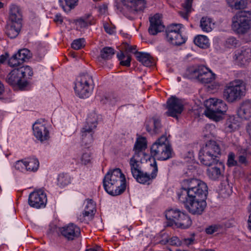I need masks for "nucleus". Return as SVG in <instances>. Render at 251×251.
I'll list each match as a JSON object with an SVG mask.
<instances>
[{
	"label": "nucleus",
	"instance_id": "1",
	"mask_svg": "<svg viewBox=\"0 0 251 251\" xmlns=\"http://www.w3.org/2000/svg\"><path fill=\"white\" fill-rule=\"evenodd\" d=\"M208 188L204 182L196 178L183 180L181 182V191L177 194L179 201L184 203L185 208L193 215H201L206 202Z\"/></svg>",
	"mask_w": 251,
	"mask_h": 251
},
{
	"label": "nucleus",
	"instance_id": "2",
	"mask_svg": "<svg viewBox=\"0 0 251 251\" xmlns=\"http://www.w3.org/2000/svg\"><path fill=\"white\" fill-rule=\"evenodd\" d=\"M102 181L105 190L113 196L123 194L127 185L125 176L119 168L109 170Z\"/></svg>",
	"mask_w": 251,
	"mask_h": 251
},
{
	"label": "nucleus",
	"instance_id": "3",
	"mask_svg": "<svg viewBox=\"0 0 251 251\" xmlns=\"http://www.w3.org/2000/svg\"><path fill=\"white\" fill-rule=\"evenodd\" d=\"M221 155V150L219 145L216 141L210 140L201 149L199 158L202 164L210 167L219 162Z\"/></svg>",
	"mask_w": 251,
	"mask_h": 251
},
{
	"label": "nucleus",
	"instance_id": "4",
	"mask_svg": "<svg viewBox=\"0 0 251 251\" xmlns=\"http://www.w3.org/2000/svg\"><path fill=\"white\" fill-rule=\"evenodd\" d=\"M246 86L242 80L235 79L227 83L223 91V98L228 102L240 100L246 94Z\"/></svg>",
	"mask_w": 251,
	"mask_h": 251
},
{
	"label": "nucleus",
	"instance_id": "5",
	"mask_svg": "<svg viewBox=\"0 0 251 251\" xmlns=\"http://www.w3.org/2000/svg\"><path fill=\"white\" fill-rule=\"evenodd\" d=\"M151 154L160 160L169 159L175 155L171 145L165 135L161 136L152 145Z\"/></svg>",
	"mask_w": 251,
	"mask_h": 251
},
{
	"label": "nucleus",
	"instance_id": "6",
	"mask_svg": "<svg viewBox=\"0 0 251 251\" xmlns=\"http://www.w3.org/2000/svg\"><path fill=\"white\" fill-rule=\"evenodd\" d=\"M231 27L238 34L244 35L251 29V11H241L232 18Z\"/></svg>",
	"mask_w": 251,
	"mask_h": 251
},
{
	"label": "nucleus",
	"instance_id": "7",
	"mask_svg": "<svg viewBox=\"0 0 251 251\" xmlns=\"http://www.w3.org/2000/svg\"><path fill=\"white\" fill-rule=\"evenodd\" d=\"M205 106V115L215 121H220L222 117L219 114H224L227 109V105L223 100L215 98L207 100Z\"/></svg>",
	"mask_w": 251,
	"mask_h": 251
},
{
	"label": "nucleus",
	"instance_id": "8",
	"mask_svg": "<svg viewBox=\"0 0 251 251\" xmlns=\"http://www.w3.org/2000/svg\"><path fill=\"white\" fill-rule=\"evenodd\" d=\"M94 83L92 76L87 73H83L76 79L75 91L81 98H88L92 93Z\"/></svg>",
	"mask_w": 251,
	"mask_h": 251
},
{
	"label": "nucleus",
	"instance_id": "9",
	"mask_svg": "<svg viewBox=\"0 0 251 251\" xmlns=\"http://www.w3.org/2000/svg\"><path fill=\"white\" fill-rule=\"evenodd\" d=\"M97 116L95 113L90 114L85 125L81 130L82 143L88 148L94 141L93 134L94 129L97 127Z\"/></svg>",
	"mask_w": 251,
	"mask_h": 251
},
{
	"label": "nucleus",
	"instance_id": "10",
	"mask_svg": "<svg viewBox=\"0 0 251 251\" xmlns=\"http://www.w3.org/2000/svg\"><path fill=\"white\" fill-rule=\"evenodd\" d=\"M182 27L181 24H172L166 29V38L168 42L174 46H180L184 44L185 38L180 33Z\"/></svg>",
	"mask_w": 251,
	"mask_h": 251
},
{
	"label": "nucleus",
	"instance_id": "11",
	"mask_svg": "<svg viewBox=\"0 0 251 251\" xmlns=\"http://www.w3.org/2000/svg\"><path fill=\"white\" fill-rule=\"evenodd\" d=\"M166 109L167 111L165 114L170 117L178 119L184 110V105L182 101L176 96H172L167 101Z\"/></svg>",
	"mask_w": 251,
	"mask_h": 251
},
{
	"label": "nucleus",
	"instance_id": "12",
	"mask_svg": "<svg viewBox=\"0 0 251 251\" xmlns=\"http://www.w3.org/2000/svg\"><path fill=\"white\" fill-rule=\"evenodd\" d=\"M151 166L152 167V172L151 174L141 170L138 173L132 175L137 182L143 184H150L156 177L158 172L156 162L154 160L153 163L151 164Z\"/></svg>",
	"mask_w": 251,
	"mask_h": 251
},
{
	"label": "nucleus",
	"instance_id": "13",
	"mask_svg": "<svg viewBox=\"0 0 251 251\" xmlns=\"http://www.w3.org/2000/svg\"><path fill=\"white\" fill-rule=\"evenodd\" d=\"M47 201L46 195L41 189L32 192L28 198L29 205L36 208L44 207Z\"/></svg>",
	"mask_w": 251,
	"mask_h": 251
},
{
	"label": "nucleus",
	"instance_id": "14",
	"mask_svg": "<svg viewBox=\"0 0 251 251\" xmlns=\"http://www.w3.org/2000/svg\"><path fill=\"white\" fill-rule=\"evenodd\" d=\"M121 0L124 6L123 9L133 14H135L139 11H143L146 6L145 0Z\"/></svg>",
	"mask_w": 251,
	"mask_h": 251
},
{
	"label": "nucleus",
	"instance_id": "15",
	"mask_svg": "<svg viewBox=\"0 0 251 251\" xmlns=\"http://www.w3.org/2000/svg\"><path fill=\"white\" fill-rule=\"evenodd\" d=\"M6 82L12 86H18L20 89H23L27 85V82L23 79L18 68L13 70L6 78Z\"/></svg>",
	"mask_w": 251,
	"mask_h": 251
},
{
	"label": "nucleus",
	"instance_id": "16",
	"mask_svg": "<svg viewBox=\"0 0 251 251\" xmlns=\"http://www.w3.org/2000/svg\"><path fill=\"white\" fill-rule=\"evenodd\" d=\"M62 236L68 240H72L78 237L80 234V230L79 227L74 224H70L59 229Z\"/></svg>",
	"mask_w": 251,
	"mask_h": 251
},
{
	"label": "nucleus",
	"instance_id": "17",
	"mask_svg": "<svg viewBox=\"0 0 251 251\" xmlns=\"http://www.w3.org/2000/svg\"><path fill=\"white\" fill-rule=\"evenodd\" d=\"M150 25L148 31L150 34L155 35L158 33L163 31L164 25L162 23L160 16L156 14L150 18Z\"/></svg>",
	"mask_w": 251,
	"mask_h": 251
},
{
	"label": "nucleus",
	"instance_id": "18",
	"mask_svg": "<svg viewBox=\"0 0 251 251\" xmlns=\"http://www.w3.org/2000/svg\"><path fill=\"white\" fill-rule=\"evenodd\" d=\"M34 136L41 142L48 140L49 138V131L46 126L39 122H36L33 126Z\"/></svg>",
	"mask_w": 251,
	"mask_h": 251
},
{
	"label": "nucleus",
	"instance_id": "19",
	"mask_svg": "<svg viewBox=\"0 0 251 251\" xmlns=\"http://www.w3.org/2000/svg\"><path fill=\"white\" fill-rule=\"evenodd\" d=\"M22 27V23L7 21L5 33L9 38H15L19 35Z\"/></svg>",
	"mask_w": 251,
	"mask_h": 251
},
{
	"label": "nucleus",
	"instance_id": "20",
	"mask_svg": "<svg viewBox=\"0 0 251 251\" xmlns=\"http://www.w3.org/2000/svg\"><path fill=\"white\" fill-rule=\"evenodd\" d=\"M7 21L20 22L22 23V11L18 5L15 4H11L9 6V16Z\"/></svg>",
	"mask_w": 251,
	"mask_h": 251
},
{
	"label": "nucleus",
	"instance_id": "21",
	"mask_svg": "<svg viewBox=\"0 0 251 251\" xmlns=\"http://www.w3.org/2000/svg\"><path fill=\"white\" fill-rule=\"evenodd\" d=\"M147 130L152 135L157 134L161 132L162 126L160 120L155 118L149 119L146 122Z\"/></svg>",
	"mask_w": 251,
	"mask_h": 251
},
{
	"label": "nucleus",
	"instance_id": "22",
	"mask_svg": "<svg viewBox=\"0 0 251 251\" xmlns=\"http://www.w3.org/2000/svg\"><path fill=\"white\" fill-rule=\"evenodd\" d=\"M251 56V52L249 50H241L235 52L234 58L239 64L245 65L249 63Z\"/></svg>",
	"mask_w": 251,
	"mask_h": 251
},
{
	"label": "nucleus",
	"instance_id": "23",
	"mask_svg": "<svg viewBox=\"0 0 251 251\" xmlns=\"http://www.w3.org/2000/svg\"><path fill=\"white\" fill-rule=\"evenodd\" d=\"M213 167H211L207 169V174L208 177L212 180L218 179L222 175V168L223 167V164L219 162L216 163Z\"/></svg>",
	"mask_w": 251,
	"mask_h": 251
},
{
	"label": "nucleus",
	"instance_id": "24",
	"mask_svg": "<svg viewBox=\"0 0 251 251\" xmlns=\"http://www.w3.org/2000/svg\"><path fill=\"white\" fill-rule=\"evenodd\" d=\"M129 165L131 174H135L142 170V159L140 156L134 154L130 159Z\"/></svg>",
	"mask_w": 251,
	"mask_h": 251
},
{
	"label": "nucleus",
	"instance_id": "25",
	"mask_svg": "<svg viewBox=\"0 0 251 251\" xmlns=\"http://www.w3.org/2000/svg\"><path fill=\"white\" fill-rule=\"evenodd\" d=\"M134 54L136 55L137 60L144 66L149 67L153 65V60L149 54L137 51H136Z\"/></svg>",
	"mask_w": 251,
	"mask_h": 251
},
{
	"label": "nucleus",
	"instance_id": "26",
	"mask_svg": "<svg viewBox=\"0 0 251 251\" xmlns=\"http://www.w3.org/2000/svg\"><path fill=\"white\" fill-rule=\"evenodd\" d=\"M147 148V141L145 137H141L137 139L134 147V154L138 156L143 155V151Z\"/></svg>",
	"mask_w": 251,
	"mask_h": 251
},
{
	"label": "nucleus",
	"instance_id": "27",
	"mask_svg": "<svg viewBox=\"0 0 251 251\" xmlns=\"http://www.w3.org/2000/svg\"><path fill=\"white\" fill-rule=\"evenodd\" d=\"M238 113L242 118H248L251 116V102L247 100L243 102L238 110Z\"/></svg>",
	"mask_w": 251,
	"mask_h": 251
},
{
	"label": "nucleus",
	"instance_id": "28",
	"mask_svg": "<svg viewBox=\"0 0 251 251\" xmlns=\"http://www.w3.org/2000/svg\"><path fill=\"white\" fill-rule=\"evenodd\" d=\"M192 221L189 216L184 213L181 215L180 218L176 222L175 225L178 227L186 229L190 226Z\"/></svg>",
	"mask_w": 251,
	"mask_h": 251
},
{
	"label": "nucleus",
	"instance_id": "29",
	"mask_svg": "<svg viewBox=\"0 0 251 251\" xmlns=\"http://www.w3.org/2000/svg\"><path fill=\"white\" fill-rule=\"evenodd\" d=\"M87 204L83 212V217H93L96 211L95 204L91 199H87Z\"/></svg>",
	"mask_w": 251,
	"mask_h": 251
},
{
	"label": "nucleus",
	"instance_id": "30",
	"mask_svg": "<svg viewBox=\"0 0 251 251\" xmlns=\"http://www.w3.org/2000/svg\"><path fill=\"white\" fill-rule=\"evenodd\" d=\"M183 213L179 210L171 209L166 212L165 216L168 221L175 224Z\"/></svg>",
	"mask_w": 251,
	"mask_h": 251
},
{
	"label": "nucleus",
	"instance_id": "31",
	"mask_svg": "<svg viewBox=\"0 0 251 251\" xmlns=\"http://www.w3.org/2000/svg\"><path fill=\"white\" fill-rule=\"evenodd\" d=\"M194 42L196 45L201 48L206 49L209 46V40L205 35H197L195 38Z\"/></svg>",
	"mask_w": 251,
	"mask_h": 251
},
{
	"label": "nucleus",
	"instance_id": "32",
	"mask_svg": "<svg viewBox=\"0 0 251 251\" xmlns=\"http://www.w3.org/2000/svg\"><path fill=\"white\" fill-rule=\"evenodd\" d=\"M115 54V50L109 47L103 48L100 51V57L104 60H109L112 58Z\"/></svg>",
	"mask_w": 251,
	"mask_h": 251
},
{
	"label": "nucleus",
	"instance_id": "33",
	"mask_svg": "<svg viewBox=\"0 0 251 251\" xmlns=\"http://www.w3.org/2000/svg\"><path fill=\"white\" fill-rule=\"evenodd\" d=\"M229 7L236 10L245 8L247 4L246 0H226Z\"/></svg>",
	"mask_w": 251,
	"mask_h": 251
},
{
	"label": "nucleus",
	"instance_id": "34",
	"mask_svg": "<svg viewBox=\"0 0 251 251\" xmlns=\"http://www.w3.org/2000/svg\"><path fill=\"white\" fill-rule=\"evenodd\" d=\"M59 1L63 10L68 12L77 5L78 0H59Z\"/></svg>",
	"mask_w": 251,
	"mask_h": 251
},
{
	"label": "nucleus",
	"instance_id": "35",
	"mask_svg": "<svg viewBox=\"0 0 251 251\" xmlns=\"http://www.w3.org/2000/svg\"><path fill=\"white\" fill-rule=\"evenodd\" d=\"M193 0H185L182 4L184 11H179V14L185 19H188L189 14L192 11V4Z\"/></svg>",
	"mask_w": 251,
	"mask_h": 251
},
{
	"label": "nucleus",
	"instance_id": "36",
	"mask_svg": "<svg viewBox=\"0 0 251 251\" xmlns=\"http://www.w3.org/2000/svg\"><path fill=\"white\" fill-rule=\"evenodd\" d=\"M117 57L120 61V65L126 67H129L131 62V56L127 54H125L123 51L118 53Z\"/></svg>",
	"mask_w": 251,
	"mask_h": 251
},
{
	"label": "nucleus",
	"instance_id": "37",
	"mask_svg": "<svg viewBox=\"0 0 251 251\" xmlns=\"http://www.w3.org/2000/svg\"><path fill=\"white\" fill-rule=\"evenodd\" d=\"M212 21L211 19L202 17L201 20L200 26L204 32H210L212 30Z\"/></svg>",
	"mask_w": 251,
	"mask_h": 251
},
{
	"label": "nucleus",
	"instance_id": "38",
	"mask_svg": "<svg viewBox=\"0 0 251 251\" xmlns=\"http://www.w3.org/2000/svg\"><path fill=\"white\" fill-rule=\"evenodd\" d=\"M215 77V75L211 71L206 73L201 77L198 79V81L202 84H209L214 81Z\"/></svg>",
	"mask_w": 251,
	"mask_h": 251
},
{
	"label": "nucleus",
	"instance_id": "39",
	"mask_svg": "<svg viewBox=\"0 0 251 251\" xmlns=\"http://www.w3.org/2000/svg\"><path fill=\"white\" fill-rule=\"evenodd\" d=\"M26 170L28 171H36L39 166V162L36 158H30L26 161Z\"/></svg>",
	"mask_w": 251,
	"mask_h": 251
},
{
	"label": "nucleus",
	"instance_id": "40",
	"mask_svg": "<svg viewBox=\"0 0 251 251\" xmlns=\"http://www.w3.org/2000/svg\"><path fill=\"white\" fill-rule=\"evenodd\" d=\"M15 55L18 57L19 60L21 61L22 64L27 60H28L31 57L30 51L26 49L20 50Z\"/></svg>",
	"mask_w": 251,
	"mask_h": 251
},
{
	"label": "nucleus",
	"instance_id": "41",
	"mask_svg": "<svg viewBox=\"0 0 251 251\" xmlns=\"http://www.w3.org/2000/svg\"><path fill=\"white\" fill-rule=\"evenodd\" d=\"M70 181V177L67 174L62 173L58 176L57 184L60 187H64L68 185Z\"/></svg>",
	"mask_w": 251,
	"mask_h": 251
},
{
	"label": "nucleus",
	"instance_id": "42",
	"mask_svg": "<svg viewBox=\"0 0 251 251\" xmlns=\"http://www.w3.org/2000/svg\"><path fill=\"white\" fill-rule=\"evenodd\" d=\"M211 71L209 68L204 65H200L197 66L193 71V74L196 77L199 79L201 75H203L206 73Z\"/></svg>",
	"mask_w": 251,
	"mask_h": 251
},
{
	"label": "nucleus",
	"instance_id": "43",
	"mask_svg": "<svg viewBox=\"0 0 251 251\" xmlns=\"http://www.w3.org/2000/svg\"><path fill=\"white\" fill-rule=\"evenodd\" d=\"M18 69L24 79H25L24 78L26 75H28L29 76H31L33 75L32 70L28 66H23L18 68Z\"/></svg>",
	"mask_w": 251,
	"mask_h": 251
},
{
	"label": "nucleus",
	"instance_id": "44",
	"mask_svg": "<svg viewBox=\"0 0 251 251\" xmlns=\"http://www.w3.org/2000/svg\"><path fill=\"white\" fill-rule=\"evenodd\" d=\"M225 46L227 48H236L240 46V42L234 37H229L226 41Z\"/></svg>",
	"mask_w": 251,
	"mask_h": 251
},
{
	"label": "nucleus",
	"instance_id": "45",
	"mask_svg": "<svg viewBox=\"0 0 251 251\" xmlns=\"http://www.w3.org/2000/svg\"><path fill=\"white\" fill-rule=\"evenodd\" d=\"M92 159L91 153L90 151L84 152L81 157L82 164L86 165L91 162Z\"/></svg>",
	"mask_w": 251,
	"mask_h": 251
},
{
	"label": "nucleus",
	"instance_id": "46",
	"mask_svg": "<svg viewBox=\"0 0 251 251\" xmlns=\"http://www.w3.org/2000/svg\"><path fill=\"white\" fill-rule=\"evenodd\" d=\"M8 65L11 67H17L20 66L22 63L18 59V57L14 54L8 60Z\"/></svg>",
	"mask_w": 251,
	"mask_h": 251
},
{
	"label": "nucleus",
	"instance_id": "47",
	"mask_svg": "<svg viewBox=\"0 0 251 251\" xmlns=\"http://www.w3.org/2000/svg\"><path fill=\"white\" fill-rule=\"evenodd\" d=\"M84 40L83 39H78L73 41L72 44V48L75 50L80 49L83 46Z\"/></svg>",
	"mask_w": 251,
	"mask_h": 251
},
{
	"label": "nucleus",
	"instance_id": "48",
	"mask_svg": "<svg viewBox=\"0 0 251 251\" xmlns=\"http://www.w3.org/2000/svg\"><path fill=\"white\" fill-rule=\"evenodd\" d=\"M237 162L235 160V154L233 152H230L228 155V159L227 161V165L228 167H232L236 166Z\"/></svg>",
	"mask_w": 251,
	"mask_h": 251
},
{
	"label": "nucleus",
	"instance_id": "49",
	"mask_svg": "<svg viewBox=\"0 0 251 251\" xmlns=\"http://www.w3.org/2000/svg\"><path fill=\"white\" fill-rule=\"evenodd\" d=\"M26 161L23 160H19L16 162L15 165V168L19 171H23L24 170H26Z\"/></svg>",
	"mask_w": 251,
	"mask_h": 251
},
{
	"label": "nucleus",
	"instance_id": "50",
	"mask_svg": "<svg viewBox=\"0 0 251 251\" xmlns=\"http://www.w3.org/2000/svg\"><path fill=\"white\" fill-rule=\"evenodd\" d=\"M169 244L172 246H178L180 245V242L177 237L174 236L169 239Z\"/></svg>",
	"mask_w": 251,
	"mask_h": 251
},
{
	"label": "nucleus",
	"instance_id": "51",
	"mask_svg": "<svg viewBox=\"0 0 251 251\" xmlns=\"http://www.w3.org/2000/svg\"><path fill=\"white\" fill-rule=\"evenodd\" d=\"M238 125L235 123H232L230 121H228L226 123V127L227 130L231 132L237 129Z\"/></svg>",
	"mask_w": 251,
	"mask_h": 251
},
{
	"label": "nucleus",
	"instance_id": "52",
	"mask_svg": "<svg viewBox=\"0 0 251 251\" xmlns=\"http://www.w3.org/2000/svg\"><path fill=\"white\" fill-rule=\"evenodd\" d=\"M76 24L80 27H85L88 25V22L83 19H79L76 21Z\"/></svg>",
	"mask_w": 251,
	"mask_h": 251
},
{
	"label": "nucleus",
	"instance_id": "53",
	"mask_svg": "<svg viewBox=\"0 0 251 251\" xmlns=\"http://www.w3.org/2000/svg\"><path fill=\"white\" fill-rule=\"evenodd\" d=\"M250 198L251 200V193L250 194ZM248 212L249 213V219L248 220V227L250 230H251V201L250 204Z\"/></svg>",
	"mask_w": 251,
	"mask_h": 251
},
{
	"label": "nucleus",
	"instance_id": "54",
	"mask_svg": "<svg viewBox=\"0 0 251 251\" xmlns=\"http://www.w3.org/2000/svg\"><path fill=\"white\" fill-rule=\"evenodd\" d=\"M210 84L209 85H208V87L210 90H212L218 89L220 86V84H219V83L217 82H213L212 81Z\"/></svg>",
	"mask_w": 251,
	"mask_h": 251
},
{
	"label": "nucleus",
	"instance_id": "55",
	"mask_svg": "<svg viewBox=\"0 0 251 251\" xmlns=\"http://www.w3.org/2000/svg\"><path fill=\"white\" fill-rule=\"evenodd\" d=\"M54 21L56 24H61L63 22V19L61 14H56L54 19Z\"/></svg>",
	"mask_w": 251,
	"mask_h": 251
},
{
	"label": "nucleus",
	"instance_id": "56",
	"mask_svg": "<svg viewBox=\"0 0 251 251\" xmlns=\"http://www.w3.org/2000/svg\"><path fill=\"white\" fill-rule=\"evenodd\" d=\"M217 228L215 226H210L206 228L205 231L208 234H212L217 231Z\"/></svg>",
	"mask_w": 251,
	"mask_h": 251
},
{
	"label": "nucleus",
	"instance_id": "57",
	"mask_svg": "<svg viewBox=\"0 0 251 251\" xmlns=\"http://www.w3.org/2000/svg\"><path fill=\"white\" fill-rule=\"evenodd\" d=\"M238 161L242 164L246 165L247 164V161L246 157L243 155H240L238 158Z\"/></svg>",
	"mask_w": 251,
	"mask_h": 251
},
{
	"label": "nucleus",
	"instance_id": "58",
	"mask_svg": "<svg viewBox=\"0 0 251 251\" xmlns=\"http://www.w3.org/2000/svg\"><path fill=\"white\" fill-rule=\"evenodd\" d=\"M246 130L248 134L250 139L251 140V121L249 122L246 125Z\"/></svg>",
	"mask_w": 251,
	"mask_h": 251
},
{
	"label": "nucleus",
	"instance_id": "59",
	"mask_svg": "<svg viewBox=\"0 0 251 251\" xmlns=\"http://www.w3.org/2000/svg\"><path fill=\"white\" fill-rule=\"evenodd\" d=\"M163 236L164 237V239L160 240L159 241V243L161 245H166L167 243H169V238L168 235L164 234Z\"/></svg>",
	"mask_w": 251,
	"mask_h": 251
},
{
	"label": "nucleus",
	"instance_id": "60",
	"mask_svg": "<svg viewBox=\"0 0 251 251\" xmlns=\"http://www.w3.org/2000/svg\"><path fill=\"white\" fill-rule=\"evenodd\" d=\"M8 57V54L6 53L4 55L2 54L0 56V63H3Z\"/></svg>",
	"mask_w": 251,
	"mask_h": 251
},
{
	"label": "nucleus",
	"instance_id": "61",
	"mask_svg": "<svg viewBox=\"0 0 251 251\" xmlns=\"http://www.w3.org/2000/svg\"><path fill=\"white\" fill-rule=\"evenodd\" d=\"M99 8L101 12H105L107 8V7L106 5L103 4L102 5L100 6Z\"/></svg>",
	"mask_w": 251,
	"mask_h": 251
},
{
	"label": "nucleus",
	"instance_id": "62",
	"mask_svg": "<svg viewBox=\"0 0 251 251\" xmlns=\"http://www.w3.org/2000/svg\"><path fill=\"white\" fill-rule=\"evenodd\" d=\"M4 91L3 84L0 81V95H2Z\"/></svg>",
	"mask_w": 251,
	"mask_h": 251
},
{
	"label": "nucleus",
	"instance_id": "63",
	"mask_svg": "<svg viewBox=\"0 0 251 251\" xmlns=\"http://www.w3.org/2000/svg\"><path fill=\"white\" fill-rule=\"evenodd\" d=\"M104 29H105V31L107 33H109V34H111L112 33V32H113L112 29H111V28H108L106 26H104Z\"/></svg>",
	"mask_w": 251,
	"mask_h": 251
},
{
	"label": "nucleus",
	"instance_id": "64",
	"mask_svg": "<svg viewBox=\"0 0 251 251\" xmlns=\"http://www.w3.org/2000/svg\"><path fill=\"white\" fill-rule=\"evenodd\" d=\"M136 46H130L127 50H128V51L130 52H132L133 50H135L136 49Z\"/></svg>",
	"mask_w": 251,
	"mask_h": 251
}]
</instances>
